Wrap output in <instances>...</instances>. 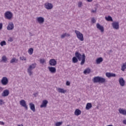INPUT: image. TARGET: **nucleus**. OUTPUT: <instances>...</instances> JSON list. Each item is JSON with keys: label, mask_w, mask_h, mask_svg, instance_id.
<instances>
[{"label": "nucleus", "mask_w": 126, "mask_h": 126, "mask_svg": "<svg viewBox=\"0 0 126 126\" xmlns=\"http://www.w3.org/2000/svg\"><path fill=\"white\" fill-rule=\"evenodd\" d=\"M0 46L3 47V46H5L6 45V42L5 41H2L0 43Z\"/></svg>", "instance_id": "nucleus-32"}, {"label": "nucleus", "mask_w": 126, "mask_h": 126, "mask_svg": "<svg viewBox=\"0 0 126 126\" xmlns=\"http://www.w3.org/2000/svg\"><path fill=\"white\" fill-rule=\"evenodd\" d=\"M74 115L75 116H80V115H81V110L77 109L74 111Z\"/></svg>", "instance_id": "nucleus-22"}, {"label": "nucleus", "mask_w": 126, "mask_h": 126, "mask_svg": "<svg viewBox=\"0 0 126 126\" xmlns=\"http://www.w3.org/2000/svg\"><path fill=\"white\" fill-rule=\"evenodd\" d=\"M36 21L39 24H43L45 22V18L43 17H37L36 18Z\"/></svg>", "instance_id": "nucleus-9"}, {"label": "nucleus", "mask_w": 126, "mask_h": 126, "mask_svg": "<svg viewBox=\"0 0 126 126\" xmlns=\"http://www.w3.org/2000/svg\"><path fill=\"white\" fill-rule=\"evenodd\" d=\"M92 23H96V20L94 18H92Z\"/></svg>", "instance_id": "nucleus-38"}, {"label": "nucleus", "mask_w": 126, "mask_h": 126, "mask_svg": "<svg viewBox=\"0 0 126 126\" xmlns=\"http://www.w3.org/2000/svg\"><path fill=\"white\" fill-rule=\"evenodd\" d=\"M119 82L120 86H122V87H124L126 85V81H125L123 77L119 78Z\"/></svg>", "instance_id": "nucleus-12"}, {"label": "nucleus", "mask_w": 126, "mask_h": 126, "mask_svg": "<svg viewBox=\"0 0 126 126\" xmlns=\"http://www.w3.org/2000/svg\"><path fill=\"white\" fill-rule=\"evenodd\" d=\"M62 125H63V122H56L55 123V126H62Z\"/></svg>", "instance_id": "nucleus-33"}, {"label": "nucleus", "mask_w": 126, "mask_h": 126, "mask_svg": "<svg viewBox=\"0 0 126 126\" xmlns=\"http://www.w3.org/2000/svg\"><path fill=\"white\" fill-rule=\"evenodd\" d=\"M48 68L49 71H50L51 73L54 74L57 72V69L55 67L49 66L48 67Z\"/></svg>", "instance_id": "nucleus-14"}, {"label": "nucleus", "mask_w": 126, "mask_h": 126, "mask_svg": "<svg viewBox=\"0 0 126 126\" xmlns=\"http://www.w3.org/2000/svg\"><path fill=\"white\" fill-rule=\"evenodd\" d=\"M29 106L31 110L32 111V112H35L36 111V110L35 109V104L33 103H30Z\"/></svg>", "instance_id": "nucleus-20"}, {"label": "nucleus", "mask_w": 126, "mask_h": 126, "mask_svg": "<svg viewBox=\"0 0 126 126\" xmlns=\"http://www.w3.org/2000/svg\"><path fill=\"white\" fill-rule=\"evenodd\" d=\"M8 79L6 77H3L0 80V82L2 85L5 86L8 84Z\"/></svg>", "instance_id": "nucleus-8"}, {"label": "nucleus", "mask_w": 126, "mask_h": 126, "mask_svg": "<svg viewBox=\"0 0 126 126\" xmlns=\"http://www.w3.org/2000/svg\"><path fill=\"white\" fill-rule=\"evenodd\" d=\"M33 48H30L28 50V53L31 56V55L33 54Z\"/></svg>", "instance_id": "nucleus-30"}, {"label": "nucleus", "mask_w": 126, "mask_h": 126, "mask_svg": "<svg viewBox=\"0 0 126 126\" xmlns=\"http://www.w3.org/2000/svg\"><path fill=\"white\" fill-rule=\"evenodd\" d=\"M9 95V90H4L1 94L2 97H7Z\"/></svg>", "instance_id": "nucleus-13"}, {"label": "nucleus", "mask_w": 126, "mask_h": 126, "mask_svg": "<svg viewBox=\"0 0 126 126\" xmlns=\"http://www.w3.org/2000/svg\"><path fill=\"white\" fill-rule=\"evenodd\" d=\"M8 41L9 42H13V38H12V37H10V38L8 39Z\"/></svg>", "instance_id": "nucleus-39"}, {"label": "nucleus", "mask_w": 126, "mask_h": 126, "mask_svg": "<svg viewBox=\"0 0 126 126\" xmlns=\"http://www.w3.org/2000/svg\"><path fill=\"white\" fill-rule=\"evenodd\" d=\"M36 65H37L36 63H33L29 65V67L27 69V72L30 76H31L33 74V71L32 70L36 67Z\"/></svg>", "instance_id": "nucleus-2"}, {"label": "nucleus", "mask_w": 126, "mask_h": 126, "mask_svg": "<svg viewBox=\"0 0 126 126\" xmlns=\"http://www.w3.org/2000/svg\"><path fill=\"white\" fill-rule=\"evenodd\" d=\"M18 126H23V125L21 124V125H18Z\"/></svg>", "instance_id": "nucleus-46"}, {"label": "nucleus", "mask_w": 126, "mask_h": 126, "mask_svg": "<svg viewBox=\"0 0 126 126\" xmlns=\"http://www.w3.org/2000/svg\"><path fill=\"white\" fill-rule=\"evenodd\" d=\"M123 123L124 124V125H126V120H124L123 121Z\"/></svg>", "instance_id": "nucleus-43"}, {"label": "nucleus", "mask_w": 126, "mask_h": 126, "mask_svg": "<svg viewBox=\"0 0 126 126\" xmlns=\"http://www.w3.org/2000/svg\"><path fill=\"white\" fill-rule=\"evenodd\" d=\"M7 61V58H6V57L5 56H3L2 57V62H3V63H6V62Z\"/></svg>", "instance_id": "nucleus-31"}, {"label": "nucleus", "mask_w": 126, "mask_h": 126, "mask_svg": "<svg viewBox=\"0 0 126 126\" xmlns=\"http://www.w3.org/2000/svg\"><path fill=\"white\" fill-rule=\"evenodd\" d=\"M78 6L79 7H81V6H82V2H81V1L78 2Z\"/></svg>", "instance_id": "nucleus-36"}, {"label": "nucleus", "mask_w": 126, "mask_h": 126, "mask_svg": "<svg viewBox=\"0 0 126 126\" xmlns=\"http://www.w3.org/2000/svg\"><path fill=\"white\" fill-rule=\"evenodd\" d=\"M20 61H26L27 60V59L26 58V57H25L24 56H22V57H20Z\"/></svg>", "instance_id": "nucleus-34"}, {"label": "nucleus", "mask_w": 126, "mask_h": 126, "mask_svg": "<svg viewBox=\"0 0 126 126\" xmlns=\"http://www.w3.org/2000/svg\"><path fill=\"white\" fill-rule=\"evenodd\" d=\"M6 28L8 31H11L14 29V24L12 22H9Z\"/></svg>", "instance_id": "nucleus-7"}, {"label": "nucleus", "mask_w": 126, "mask_h": 126, "mask_svg": "<svg viewBox=\"0 0 126 126\" xmlns=\"http://www.w3.org/2000/svg\"><path fill=\"white\" fill-rule=\"evenodd\" d=\"M92 12H93V13H95V12H96V9H95V10H92Z\"/></svg>", "instance_id": "nucleus-44"}, {"label": "nucleus", "mask_w": 126, "mask_h": 126, "mask_svg": "<svg viewBox=\"0 0 126 126\" xmlns=\"http://www.w3.org/2000/svg\"><path fill=\"white\" fill-rule=\"evenodd\" d=\"M102 62H103V58H102L101 57L97 58L96 60V63L97 64H99L101 63H102Z\"/></svg>", "instance_id": "nucleus-24"}, {"label": "nucleus", "mask_w": 126, "mask_h": 126, "mask_svg": "<svg viewBox=\"0 0 126 126\" xmlns=\"http://www.w3.org/2000/svg\"><path fill=\"white\" fill-rule=\"evenodd\" d=\"M112 26L115 30H119L120 29V25L119 22H114L112 23Z\"/></svg>", "instance_id": "nucleus-10"}, {"label": "nucleus", "mask_w": 126, "mask_h": 126, "mask_svg": "<svg viewBox=\"0 0 126 126\" xmlns=\"http://www.w3.org/2000/svg\"><path fill=\"white\" fill-rule=\"evenodd\" d=\"M69 36H70L69 33H64L61 35V38H65V37H69Z\"/></svg>", "instance_id": "nucleus-25"}, {"label": "nucleus", "mask_w": 126, "mask_h": 126, "mask_svg": "<svg viewBox=\"0 0 126 126\" xmlns=\"http://www.w3.org/2000/svg\"><path fill=\"white\" fill-rule=\"evenodd\" d=\"M91 71V70L90 69V68H88L87 69H86L84 71V74H89V73Z\"/></svg>", "instance_id": "nucleus-28"}, {"label": "nucleus", "mask_w": 126, "mask_h": 126, "mask_svg": "<svg viewBox=\"0 0 126 126\" xmlns=\"http://www.w3.org/2000/svg\"><path fill=\"white\" fill-rule=\"evenodd\" d=\"M93 81L94 83H97L98 82L99 83H104L106 81V79L99 76H96L94 78Z\"/></svg>", "instance_id": "nucleus-3"}, {"label": "nucleus", "mask_w": 126, "mask_h": 126, "mask_svg": "<svg viewBox=\"0 0 126 126\" xmlns=\"http://www.w3.org/2000/svg\"><path fill=\"white\" fill-rule=\"evenodd\" d=\"M87 1L88 2H92V1H93V0H87Z\"/></svg>", "instance_id": "nucleus-45"}, {"label": "nucleus", "mask_w": 126, "mask_h": 126, "mask_svg": "<svg viewBox=\"0 0 126 126\" xmlns=\"http://www.w3.org/2000/svg\"><path fill=\"white\" fill-rule=\"evenodd\" d=\"M39 62L40 63H42L43 64V63H46V60H45V59H41Z\"/></svg>", "instance_id": "nucleus-35"}, {"label": "nucleus", "mask_w": 126, "mask_h": 126, "mask_svg": "<svg viewBox=\"0 0 126 126\" xmlns=\"http://www.w3.org/2000/svg\"><path fill=\"white\" fill-rule=\"evenodd\" d=\"M105 75L108 78H110V77H116V74L110 72H106Z\"/></svg>", "instance_id": "nucleus-18"}, {"label": "nucleus", "mask_w": 126, "mask_h": 126, "mask_svg": "<svg viewBox=\"0 0 126 126\" xmlns=\"http://www.w3.org/2000/svg\"><path fill=\"white\" fill-rule=\"evenodd\" d=\"M2 23H0V30H1L2 29Z\"/></svg>", "instance_id": "nucleus-41"}, {"label": "nucleus", "mask_w": 126, "mask_h": 126, "mask_svg": "<svg viewBox=\"0 0 126 126\" xmlns=\"http://www.w3.org/2000/svg\"><path fill=\"white\" fill-rule=\"evenodd\" d=\"M49 64L51 66H56L57 65V61L55 59H51L49 61Z\"/></svg>", "instance_id": "nucleus-16"}, {"label": "nucleus", "mask_w": 126, "mask_h": 126, "mask_svg": "<svg viewBox=\"0 0 126 126\" xmlns=\"http://www.w3.org/2000/svg\"><path fill=\"white\" fill-rule=\"evenodd\" d=\"M105 20H106V21L113 22V18L110 16H108L107 17H105Z\"/></svg>", "instance_id": "nucleus-26"}, {"label": "nucleus", "mask_w": 126, "mask_h": 126, "mask_svg": "<svg viewBox=\"0 0 126 126\" xmlns=\"http://www.w3.org/2000/svg\"><path fill=\"white\" fill-rule=\"evenodd\" d=\"M92 108V104L91 103H88L86 106V110H90Z\"/></svg>", "instance_id": "nucleus-23"}, {"label": "nucleus", "mask_w": 126, "mask_h": 126, "mask_svg": "<svg viewBox=\"0 0 126 126\" xmlns=\"http://www.w3.org/2000/svg\"><path fill=\"white\" fill-rule=\"evenodd\" d=\"M75 57H74L72 58V62L73 63H76L78 62V60L79 61L82 60L80 63L81 65H83V64L85 63V59L86 58V57L85 56V54H83L82 55H81V54H80L79 52H76L75 53Z\"/></svg>", "instance_id": "nucleus-1"}, {"label": "nucleus", "mask_w": 126, "mask_h": 126, "mask_svg": "<svg viewBox=\"0 0 126 126\" xmlns=\"http://www.w3.org/2000/svg\"><path fill=\"white\" fill-rule=\"evenodd\" d=\"M44 7L48 10H51V9H53L54 5L52 3L46 2L44 4Z\"/></svg>", "instance_id": "nucleus-6"}, {"label": "nucleus", "mask_w": 126, "mask_h": 126, "mask_svg": "<svg viewBox=\"0 0 126 126\" xmlns=\"http://www.w3.org/2000/svg\"><path fill=\"white\" fill-rule=\"evenodd\" d=\"M119 112L121 115L123 116H126V110L122 108H119Z\"/></svg>", "instance_id": "nucleus-21"}, {"label": "nucleus", "mask_w": 126, "mask_h": 126, "mask_svg": "<svg viewBox=\"0 0 126 126\" xmlns=\"http://www.w3.org/2000/svg\"><path fill=\"white\" fill-rule=\"evenodd\" d=\"M107 126H113L112 125H108Z\"/></svg>", "instance_id": "nucleus-47"}, {"label": "nucleus", "mask_w": 126, "mask_h": 126, "mask_svg": "<svg viewBox=\"0 0 126 126\" xmlns=\"http://www.w3.org/2000/svg\"><path fill=\"white\" fill-rule=\"evenodd\" d=\"M125 69H126V63H123L121 68L122 71H125Z\"/></svg>", "instance_id": "nucleus-27"}, {"label": "nucleus", "mask_w": 126, "mask_h": 126, "mask_svg": "<svg viewBox=\"0 0 126 126\" xmlns=\"http://www.w3.org/2000/svg\"><path fill=\"white\" fill-rule=\"evenodd\" d=\"M0 125L1 126H3L4 125V123H3V122L0 121Z\"/></svg>", "instance_id": "nucleus-42"}, {"label": "nucleus", "mask_w": 126, "mask_h": 126, "mask_svg": "<svg viewBox=\"0 0 126 126\" xmlns=\"http://www.w3.org/2000/svg\"><path fill=\"white\" fill-rule=\"evenodd\" d=\"M75 33L77 38H78L80 41L81 42L84 41V37L83 36V34H82V33L77 30L75 31Z\"/></svg>", "instance_id": "nucleus-4"}, {"label": "nucleus", "mask_w": 126, "mask_h": 126, "mask_svg": "<svg viewBox=\"0 0 126 126\" xmlns=\"http://www.w3.org/2000/svg\"><path fill=\"white\" fill-rule=\"evenodd\" d=\"M20 105H21L22 107H24L26 110H28V107L26 104V101H25L24 99H22L20 101Z\"/></svg>", "instance_id": "nucleus-11"}, {"label": "nucleus", "mask_w": 126, "mask_h": 126, "mask_svg": "<svg viewBox=\"0 0 126 126\" xmlns=\"http://www.w3.org/2000/svg\"><path fill=\"white\" fill-rule=\"evenodd\" d=\"M96 28L100 30V32H104V27L101 26L99 23L96 24Z\"/></svg>", "instance_id": "nucleus-19"}, {"label": "nucleus", "mask_w": 126, "mask_h": 126, "mask_svg": "<svg viewBox=\"0 0 126 126\" xmlns=\"http://www.w3.org/2000/svg\"><path fill=\"white\" fill-rule=\"evenodd\" d=\"M57 91L59 92V93H62L63 94H64L66 93V90H64L62 88H56Z\"/></svg>", "instance_id": "nucleus-17"}, {"label": "nucleus", "mask_w": 126, "mask_h": 126, "mask_svg": "<svg viewBox=\"0 0 126 126\" xmlns=\"http://www.w3.org/2000/svg\"><path fill=\"white\" fill-rule=\"evenodd\" d=\"M18 62V60L16 59L15 58H13L10 62L11 63H17Z\"/></svg>", "instance_id": "nucleus-29"}, {"label": "nucleus", "mask_w": 126, "mask_h": 126, "mask_svg": "<svg viewBox=\"0 0 126 126\" xmlns=\"http://www.w3.org/2000/svg\"><path fill=\"white\" fill-rule=\"evenodd\" d=\"M4 16L5 19L11 20V19H12V17H13V14L11 12L7 11L5 12Z\"/></svg>", "instance_id": "nucleus-5"}, {"label": "nucleus", "mask_w": 126, "mask_h": 126, "mask_svg": "<svg viewBox=\"0 0 126 126\" xmlns=\"http://www.w3.org/2000/svg\"><path fill=\"white\" fill-rule=\"evenodd\" d=\"M48 103H49L48 100H43L41 103V104L40 105V108H46Z\"/></svg>", "instance_id": "nucleus-15"}, {"label": "nucleus", "mask_w": 126, "mask_h": 126, "mask_svg": "<svg viewBox=\"0 0 126 126\" xmlns=\"http://www.w3.org/2000/svg\"><path fill=\"white\" fill-rule=\"evenodd\" d=\"M66 85H67V86H69L70 85V82L68 81H66Z\"/></svg>", "instance_id": "nucleus-40"}, {"label": "nucleus", "mask_w": 126, "mask_h": 126, "mask_svg": "<svg viewBox=\"0 0 126 126\" xmlns=\"http://www.w3.org/2000/svg\"><path fill=\"white\" fill-rule=\"evenodd\" d=\"M4 104V102L3 101V100L0 99V106H1V105H3Z\"/></svg>", "instance_id": "nucleus-37"}]
</instances>
